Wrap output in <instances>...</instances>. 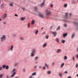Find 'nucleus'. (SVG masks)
<instances>
[{
    "label": "nucleus",
    "instance_id": "nucleus-1",
    "mask_svg": "<svg viewBox=\"0 0 78 78\" xmlns=\"http://www.w3.org/2000/svg\"><path fill=\"white\" fill-rule=\"evenodd\" d=\"M15 71H16V69H14L12 70V72L13 74L10 76V78H12V77H13L16 75V72H15Z\"/></svg>",
    "mask_w": 78,
    "mask_h": 78
},
{
    "label": "nucleus",
    "instance_id": "nucleus-2",
    "mask_svg": "<svg viewBox=\"0 0 78 78\" xmlns=\"http://www.w3.org/2000/svg\"><path fill=\"white\" fill-rule=\"evenodd\" d=\"M6 35H3L1 37V42H3V41H4V40H5V39H6Z\"/></svg>",
    "mask_w": 78,
    "mask_h": 78
},
{
    "label": "nucleus",
    "instance_id": "nucleus-3",
    "mask_svg": "<svg viewBox=\"0 0 78 78\" xmlns=\"http://www.w3.org/2000/svg\"><path fill=\"white\" fill-rule=\"evenodd\" d=\"M35 53V49H33L32 50V53L31 54V56L33 57L34 56V53Z\"/></svg>",
    "mask_w": 78,
    "mask_h": 78
},
{
    "label": "nucleus",
    "instance_id": "nucleus-4",
    "mask_svg": "<svg viewBox=\"0 0 78 78\" xmlns=\"http://www.w3.org/2000/svg\"><path fill=\"white\" fill-rule=\"evenodd\" d=\"M51 14V12L49 11H47V10H46V15H47V16H50Z\"/></svg>",
    "mask_w": 78,
    "mask_h": 78
},
{
    "label": "nucleus",
    "instance_id": "nucleus-5",
    "mask_svg": "<svg viewBox=\"0 0 78 78\" xmlns=\"http://www.w3.org/2000/svg\"><path fill=\"white\" fill-rule=\"evenodd\" d=\"M50 33H51V34H54V37H55V36H56V34H57L56 32V31L52 32L51 31Z\"/></svg>",
    "mask_w": 78,
    "mask_h": 78
},
{
    "label": "nucleus",
    "instance_id": "nucleus-6",
    "mask_svg": "<svg viewBox=\"0 0 78 78\" xmlns=\"http://www.w3.org/2000/svg\"><path fill=\"white\" fill-rule=\"evenodd\" d=\"M46 0H44L43 1L42 3L40 5L42 7L44 5H45V2Z\"/></svg>",
    "mask_w": 78,
    "mask_h": 78
},
{
    "label": "nucleus",
    "instance_id": "nucleus-7",
    "mask_svg": "<svg viewBox=\"0 0 78 78\" xmlns=\"http://www.w3.org/2000/svg\"><path fill=\"white\" fill-rule=\"evenodd\" d=\"M6 16H7V14L6 13H5L3 15V16L2 17V18L3 19H5V18L6 17Z\"/></svg>",
    "mask_w": 78,
    "mask_h": 78
},
{
    "label": "nucleus",
    "instance_id": "nucleus-8",
    "mask_svg": "<svg viewBox=\"0 0 78 78\" xmlns=\"http://www.w3.org/2000/svg\"><path fill=\"white\" fill-rule=\"evenodd\" d=\"M47 44L46 43H44L43 45V47H44H44H45L47 46Z\"/></svg>",
    "mask_w": 78,
    "mask_h": 78
},
{
    "label": "nucleus",
    "instance_id": "nucleus-9",
    "mask_svg": "<svg viewBox=\"0 0 78 78\" xmlns=\"http://www.w3.org/2000/svg\"><path fill=\"white\" fill-rule=\"evenodd\" d=\"M34 21L32 20L31 22V25H34Z\"/></svg>",
    "mask_w": 78,
    "mask_h": 78
},
{
    "label": "nucleus",
    "instance_id": "nucleus-10",
    "mask_svg": "<svg viewBox=\"0 0 78 78\" xmlns=\"http://www.w3.org/2000/svg\"><path fill=\"white\" fill-rule=\"evenodd\" d=\"M12 36L13 37H16V36H17V34H14L12 35Z\"/></svg>",
    "mask_w": 78,
    "mask_h": 78
},
{
    "label": "nucleus",
    "instance_id": "nucleus-11",
    "mask_svg": "<svg viewBox=\"0 0 78 78\" xmlns=\"http://www.w3.org/2000/svg\"><path fill=\"white\" fill-rule=\"evenodd\" d=\"M39 32V31L38 30H36L35 31V34L36 35H37V33H38V32Z\"/></svg>",
    "mask_w": 78,
    "mask_h": 78
},
{
    "label": "nucleus",
    "instance_id": "nucleus-12",
    "mask_svg": "<svg viewBox=\"0 0 78 78\" xmlns=\"http://www.w3.org/2000/svg\"><path fill=\"white\" fill-rule=\"evenodd\" d=\"M14 47V46H13V45H12L11 46V47L10 48V50L12 51V50H13V48Z\"/></svg>",
    "mask_w": 78,
    "mask_h": 78
},
{
    "label": "nucleus",
    "instance_id": "nucleus-13",
    "mask_svg": "<svg viewBox=\"0 0 78 78\" xmlns=\"http://www.w3.org/2000/svg\"><path fill=\"white\" fill-rule=\"evenodd\" d=\"M39 16H40V17H44V15L41 14H39Z\"/></svg>",
    "mask_w": 78,
    "mask_h": 78
},
{
    "label": "nucleus",
    "instance_id": "nucleus-14",
    "mask_svg": "<svg viewBox=\"0 0 78 78\" xmlns=\"http://www.w3.org/2000/svg\"><path fill=\"white\" fill-rule=\"evenodd\" d=\"M25 18L23 17H22L20 18V20H25Z\"/></svg>",
    "mask_w": 78,
    "mask_h": 78
},
{
    "label": "nucleus",
    "instance_id": "nucleus-15",
    "mask_svg": "<svg viewBox=\"0 0 78 78\" xmlns=\"http://www.w3.org/2000/svg\"><path fill=\"white\" fill-rule=\"evenodd\" d=\"M55 41H56V42H59V40L58 38H57L56 39Z\"/></svg>",
    "mask_w": 78,
    "mask_h": 78
},
{
    "label": "nucleus",
    "instance_id": "nucleus-16",
    "mask_svg": "<svg viewBox=\"0 0 78 78\" xmlns=\"http://www.w3.org/2000/svg\"><path fill=\"white\" fill-rule=\"evenodd\" d=\"M20 39L22 41H23V40H24V38L22 37H20Z\"/></svg>",
    "mask_w": 78,
    "mask_h": 78
},
{
    "label": "nucleus",
    "instance_id": "nucleus-17",
    "mask_svg": "<svg viewBox=\"0 0 78 78\" xmlns=\"http://www.w3.org/2000/svg\"><path fill=\"white\" fill-rule=\"evenodd\" d=\"M60 51H61V49H57L56 52L57 53H59V52Z\"/></svg>",
    "mask_w": 78,
    "mask_h": 78
},
{
    "label": "nucleus",
    "instance_id": "nucleus-18",
    "mask_svg": "<svg viewBox=\"0 0 78 78\" xmlns=\"http://www.w3.org/2000/svg\"><path fill=\"white\" fill-rule=\"evenodd\" d=\"M58 75L60 76V77H62V74L60 73H59L58 74Z\"/></svg>",
    "mask_w": 78,
    "mask_h": 78
},
{
    "label": "nucleus",
    "instance_id": "nucleus-19",
    "mask_svg": "<svg viewBox=\"0 0 78 78\" xmlns=\"http://www.w3.org/2000/svg\"><path fill=\"white\" fill-rule=\"evenodd\" d=\"M36 75V73L34 72L32 73V76H34V75Z\"/></svg>",
    "mask_w": 78,
    "mask_h": 78
},
{
    "label": "nucleus",
    "instance_id": "nucleus-20",
    "mask_svg": "<svg viewBox=\"0 0 78 78\" xmlns=\"http://www.w3.org/2000/svg\"><path fill=\"white\" fill-rule=\"evenodd\" d=\"M48 74H51V71H48L47 72Z\"/></svg>",
    "mask_w": 78,
    "mask_h": 78
},
{
    "label": "nucleus",
    "instance_id": "nucleus-21",
    "mask_svg": "<svg viewBox=\"0 0 78 78\" xmlns=\"http://www.w3.org/2000/svg\"><path fill=\"white\" fill-rule=\"evenodd\" d=\"M27 27L28 28H30V23H28Z\"/></svg>",
    "mask_w": 78,
    "mask_h": 78
},
{
    "label": "nucleus",
    "instance_id": "nucleus-22",
    "mask_svg": "<svg viewBox=\"0 0 78 78\" xmlns=\"http://www.w3.org/2000/svg\"><path fill=\"white\" fill-rule=\"evenodd\" d=\"M9 69V66H5V69Z\"/></svg>",
    "mask_w": 78,
    "mask_h": 78
},
{
    "label": "nucleus",
    "instance_id": "nucleus-23",
    "mask_svg": "<svg viewBox=\"0 0 78 78\" xmlns=\"http://www.w3.org/2000/svg\"><path fill=\"white\" fill-rule=\"evenodd\" d=\"M67 6V4H65L64 5V8H66Z\"/></svg>",
    "mask_w": 78,
    "mask_h": 78
},
{
    "label": "nucleus",
    "instance_id": "nucleus-24",
    "mask_svg": "<svg viewBox=\"0 0 78 78\" xmlns=\"http://www.w3.org/2000/svg\"><path fill=\"white\" fill-rule=\"evenodd\" d=\"M64 59L65 60H67V56H65L64 57Z\"/></svg>",
    "mask_w": 78,
    "mask_h": 78
},
{
    "label": "nucleus",
    "instance_id": "nucleus-25",
    "mask_svg": "<svg viewBox=\"0 0 78 78\" xmlns=\"http://www.w3.org/2000/svg\"><path fill=\"white\" fill-rule=\"evenodd\" d=\"M67 34H64L63 35V37H65L66 36H67Z\"/></svg>",
    "mask_w": 78,
    "mask_h": 78
},
{
    "label": "nucleus",
    "instance_id": "nucleus-26",
    "mask_svg": "<svg viewBox=\"0 0 78 78\" xmlns=\"http://www.w3.org/2000/svg\"><path fill=\"white\" fill-rule=\"evenodd\" d=\"M45 66H46V67H47V68H49V67H48V65H47V63H45Z\"/></svg>",
    "mask_w": 78,
    "mask_h": 78
},
{
    "label": "nucleus",
    "instance_id": "nucleus-27",
    "mask_svg": "<svg viewBox=\"0 0 78 78\" xmlns=\"http://www.w3.org/2000/svg\"><path fill=\"white\" fill-rule=\"evenodd\" d=\"M64 63H62L61 66V68H62V67H63V66H64Z\"/></svg>",
    "mask_w": 78,
    "mask_h": 78
},
{
    "label": "nucleus",
    "instance_id": "nucleus-28",
    "mask_svg": "<svg viewBox=\"0 0 78 78\" xmlns=\"http://www.w3.org/2000/svg\"><path fill=\"white\" fill-rule=\"evenodd\" d=\"M2 68H3V69H4V68H5L6 67V65H3L2 66Z\"/></svg>",
    "mask_w": 78,
    "mask_h": 78
},
{
    "label": "nucleus",
    "instance_id": "nucleus-29",
    "mask_svg": "<svg viewBox=\"0 0 78 78\" xmlns=\"http://www.w3.org/2000/svg\"><path fill=\"white\" fill-rule=\"evenodd\" d=\"M46 39H48V35H46L45 36Z\"/></svg>",
    "mask_w": 78,
    "mask_h": 78
},
{
    "label": "nucleus",
    "instance_id": "nucleus-30",
    "mask_svg": "<svg viewBox=\"0 0 78 78\" xmlns=\"http://www.w3.org/2000/svg\"><path fill=\"white\" fill-rule=\"evenodd\" d=\"M3 74H2L1 75H0V78H2V77H3Z\"/></svg>",
    "mask_w": 78,
    "mask_h": 78
},
{
    "label": "nucleus",
    "instance_id": "nucleus-31",
    "mask_svg": "<svg viewBox=\"0 0 78 78\" xmlns=\"http://www.w3.org/2000/svg\"><path fill=\"white\" fill-rule=\"evenodd\" d=\"M62 44H64L65 43V40H62Z\"/></svg>",
    "mask_w": 78,
    "mask_h": 78
},
{
    "label": "nucleus",
    "instance_id": "nucleus-32",
    "mask_svg": "<svg viewBox=\"0 0 78 78\" xmlns=\"http://www.w3.org/2000/svg\"><path fill=\"white\" fill-rule=\"evenodd\" d=\"M60 29V27L59 26L57 28L56 30H59Z\"/></svg>",
    "mask_w": 78,
    "mask_h": 78
},
{
    "label": "nucleus",
    "instance_id": "nucleus-33",
    "mask_svg": "<svg viewBox=\"0 0 78 78\" xmlns=\"http://www.w3.org/2000/svg\"><path fill=\"white\" fill-rule=\"evenodd\" d=\"M18 64H19L18 63H16L15 64L14 66H17V65H18Z\"/></svg>",
    "mask_w": 78,
    "mask_h": 78
},
{
    "label": "nucleus",
    "instance_id": "nucleus-34",
    "mask_svg": "<svg viewBox=\"0 0 78 78\" xmlns=\"http://www.w3.org/2000/svg\"><path fill=\"white\" fill-rule=\"evenodd\" d=\"M68 14V13H66V17L65 18H67V15Z\"/></svg>",
    "mask_w": 78,
    "mask_h": 78
},
{
    "label": "nucleus",
    "instance_id": "nucleus-35",
    "mask_svg": "<svg viewBox=\"0 0 78 78\" xmlns=\"http://www.w3.org/2000/svg\"><path fill=\"white\" fill-rule=\"evenodd\" d=\"M34 8L35 9V11H37V8L36 7H34Z\"/></svg>",
    "mask_w": 78,
    "mask_h": 78
},
{
    "label": "nucleus",
    "instance_id": "nucleus-36",
    "mask_svg": "<svg viewBox=\"0 0 78 78\" xmlns=\"http://www.w3.org/2000/svg\"><path fill=\"white\" fill-rule=\"evenodd\" d=\"M3 6H4V5L3 4H2L1 5V7L2 8L3 7Z\"/></svg>",
    "mask_w": 78,
    "mask_h": 78
},
{
    "label": "nucleus",
    "instance_id": "nucleus-37",
    "mask_svg": "<svg viewBox=\"0 0 78 78\" xmlns=\"http://www.w3.org/2000/svg\"><path fill=\"white\" fill-rule=\"evenodd\" d=\"M13 4H12V3L10 4L9 5L11 6H12L13 5Z\"/></svg>",
    "mask_w": 78,
    "mask_h": 78
},
{
    "label": "nucleus",
    "instance_id": "nucleus-38",
    "mask_svg": "<svg viewBox=\"0 0 78 78\" xmlns=\"http://www.w3.org/2000/svg\"><path fill=\"white\" fill-rule=\"evenodd\" d=\"M53 5H52V4H51L50 5V7H51V8H53Z\"/></svg>",
    "mask_w": 78,
    "mask_h": 78
},
{
    "label": "nucleus",
    "instance_id": "nucleus-39",
    "mask_svg": "<svg viewBox=\"0 0 78 78\" xmlns=\"http://www.w3.org/2000/svg\"><path fill=\"white\" fill-rule=\"evenodd\" d=\"M74 36H75V34H73L72 36V38H73V37H74Z\"/></svg>",
    "mask_w": 78,
    "mask_h": 78
},
{
    "label": "nucleus",
    "instance_id": "nucleus-40",
    "mask_svg": "<svg viewBox=\"0 0 78 78\" xmlns=\"http://www.w3.org/2000/svg\"><path fill=\"white\" fill-rule=\"evenodd\" d=\"M76 68L78 67V64H76Z\"/></svg>",
    "mask_w": 78,
    "mask_h": 78
},
{
    "label": "nucleus",
    "instance_id": "nucleus-41",
    "mask_svg": "<svg viewBox=\"0 0 78 78\" xmlns=\"http://www.w3.org/2000/svg\"><path fill=\"white\" fill-rule=\"evenodd\" d=\"M2 67L0 66V71H1V70H2Z\"/></svg>",
    "mask_w": 78,
    "mask_h": 78
},
{
    "label": "nucleus",
    "instance_id": "nucleus-42",
    "mask_svg": "<svg viewBox=\"0 0 78 78\" xmlns=\"http://www.w3.org/2000/svg\"><path fill=\"white\" fill-rule=\"evenodd\" d=\"M46 69L45 67L44 66V67L43 68V69L44 70V69Z\"/></svg>",
    "mask_w": 78,
    "mask_h": 78
},
{
    "label": "nucleus",
    "instance_id": "nucleus-43",
    "mask_svg": "<svg viewBox=\"0 0 78 78\" xmlns=\"http://www.w3.org/2000/svg\"><path fill=\"white\" fill-rule=\"evenodd\" d=\"M15 16H16V17H18V15L17 14H15Z\"/></svg>",
    "mask_w": 78,
    "mask_h": 78
},
{
    "label": "nucleus",
    "instance_id": "nucleus-44",
    "mask_svg": "<svg viewBox=\"0 0 78 78\" xmlns=\"http://www.w3.org/2000/svg\"><path fill=\"white\" fill-rule=\"evenodd\" d=\"M54 64H55V63H54V62H53L52 63V65L53 66L54 65Z\"/></svg>",
    "mask_w": 78,
    "mask_h": 78
},
{
    "label": "nucleus",
    "instance_id": "nucleus-45",
    "mask_svg": "<svg viewBox=\"0 0 78 78\" xmlns=\"http://www.w3.org/2000/svg\"><path fill=\"white\" fill-rule=\"evenodd\" d=\"M73 61H74V60H75V58H74V57H73Z\"/></svg>",
    "mask_w": 78,
    "mask_h": 78
},
{
    "label": "nucleus",
    "instance_id": "nucleus-46",
    "mask_svg": "<svg viewBox=\"0 0 78 78\" xmlns=\"http://www.w3.org/2000/svg\"><path fill=\"white\" fill-rule=\"evenodd\" d=\"M38 58V57H35V59H37Z\"/></svg>",
    "mask_w": 78,
    "mask_h": 78
},
{
    "label": "nucleus",
    "instance_id": "nucleus-47",
    "mask_svg": "<svg viewBox=\"0 0 78 78\" xmlns=\"http://www.w3.org/2000/svg\"><path fill=\"white\" fill-rule=\"evenodd\" d=\"M4 25H5L6 24V22H4L3 23Z\"/></svg>",
    "mask_w": 78,
    "mask_h": 78
},
{
    "label": "nucleus",
    "instance_id": "nucleus-48",
    "mask_svg": "<svg viewBox=\"0 0 78 78\" xmlns=\"http://www.w3.org/2000/svg\"><path fill=\"white\" fill-rule=\"evenodd\" d=\"M6 78H9V76H6Z\"/></svg>",
    "mask_w": 78,
    "mask_h": 78
},
{
    "label": "nucleus",
    "instance_id": "nucleus-49",
    "mask_svg": "<svg viewBox=\"0 0 78 78\" xmlns=\"http://www.w3.org/2000/svg\"><path fill=\"white\" fill-rule=\"evenodd\" d=\"M23 72H25V69H23Z\"/></svg>",
    "mask_w": 78,
    "mask_h": 78
},
{
    "label": "nucleus",
    "instance_id": "nucleus-50",
    "mask_svg": "<svg viewBox=\"0 0 78 78\" xmlns=\"http://www.w3.org/2000/svg\"><path fill=\"white\" fill-rule=\"evenodd\" d=\"M76 57L78 58V54L76 55Z\"/></svg>",
    "mask_w": 78,
    "mask_h": 78
},
{
    "label": "nucleus",
    "instance_id": "nucleus-51",
    "mask_svg": "<svg viewBox=\"0 0 78 78\" xmlns=\"http://www.w3.org/2000/svg\"><path fill=\"white\" fill-rule=\"evenodd\" d=\"M32 76H31L29 77V78H32Z\"/></svg>",
    "mask_w": 78,
    "mask_h": 78
},
{
    "label": "nucleus",
    "instance_id": "nucleus-52",
    "mask_svg": "<svg viewBox=\"0 0 78 78\" xmlns=\"http://www.w3.org/2000/svg\"><path fill=\"white\" fill-rule=\"evenodd\" d=\"M65 73H67V71H65Z\"/></svg>",
    "mask_w": 78,
    "mask_h": 78
},
{
    "label": "nucleus",
    "instance_id": "nucleus-53",
    "mask_svg": "<svg viewBox=\"0 0 78 78\" xmlns=\"http://www.w3.org/2000/svg\"><path fill=\"white\" fill-rule=\"evenodd\" d=\"M35 69H36V68H37V66H34Z\"/></svg>",
    "mask_w": 78,
    "mask_h": 78
},
{
    "label": "nucleus",
    "instance_id": "nucleus-54",
    "mask_svg": "<svg viewBox=\"0 0 78 78\" xmlns=\"http://www.w3.org/2000/svg\"><path fill=\"white\" fill-rule=\"evenodd\" d=\"M68 78H72L70 76H69L68 77Z\"/></svg>",
    "mask_w": 78,
    "mask_h": 78
},
{
    "label": "nucleus",
    "instance_id": "nucleus-55",
    "mask_svg": "<svg viewBox=\"0 0 78 78\" xmlns=\"http://www.w3.org/2000/svg\"><path fill=\"white\" fill-rule=\"evenodd\" d=\"M22 9H23V10H24L25 9L24 8H22Z\"/></svg>",
    "mask_w": 78,
    "mask_h": 78
},
{
    "label": "nucleus",
    "instance_id": "nucleus-56",
    "mask_svg": "<svg viewBox=\"0 0 78 78\" xmlns=\"http://www.w3.org/2000/svg\"><path fill=\"white\" fill-rule=\"evenodd\" d=\"M39 68H40V69H41V68H42V67H41V66H39Z\"/></svg>",
    "mask_w": 78,
    "mask_h": 78
},
{
    "label": "nucleus",
    "instance_id": "nucleus-57",
    "mask_svg": "<svg viewBox=\"0 0 78 78\" xmlns=\"http://www.w3.org/2000/svg\"><path fill=\"white\" fill-rule=\"evenodd\" d=\"M14 78H18V76H16Z\"/></svg>",
    "mask_w": 78,
    "mask_h": 78
},
{
    "label": "nucleus",
    "instance_id": "nucleus-58",
    "mask_svg": "<svg viewBox=\"0 0 78 78\" xmlns=\"http://www.w3.org/2000/svg\"><path fill=\"white\" fill-rule=\"evenodd\" d=\"M64 27H66V24H65V25H64Z\"/></svg>",
    "mask_w": 78,
    "mask_h": 78
},
{
    "label": "nucleus",
    "instance_id": "nucleus-59",
    "mask_svg": "<svg viewBox=\"0 0 78 78\" xmlns=\"http://www.w3.org/2000/svg\"><path fill=\"white\" fill-rule=\"evenodd\" d=\"M43 29H44V28L42 27V28H41V30H43Z\"/></svg>",
    "mask_w": 78,
    "mask_h": 78
},
{
    "label": "nucleus",
    "instance_id": "nucleus-60",
    "mask_svg": "<svg viewBox=\"0 0 78 78\" xmlns=\"http://www.w3.org/2000/svg\"><path fill=\"white\" fill-rule=\"evenodd\" d=\"M37 62H35V63L36 64H37Z\"/></svg>",
    "mask_w": 78,
    "mask_h": 78
},
{
    "label": "nucleus",
    "instance_id": "nucleus-61",
    "mask_svg": "<svg viewBox=\"0 0 78 78\" xmlns=\"http://www.w3.org/2000/svg\"><path fill=\"white\" fill-rule=\"evenodd\" d=\"M2 21V20L0 18V21Z\"/></svg>",
    "mask_w": 78,
    "mask_h": 78
},
{
    "label": "nucleus",
    "instance_id": "nucleus-62",
    "mask_svg": "<svg viewBox=\"0 0 78 78\" xmlns=\"http://www.w3.org/2000/svg\"><path fill=\"white\" fill-rule=\"evenodd\" d=\"M76 76L78 77V74H77Z\"/></svg>",
    "mask_w": 78,
    "mask_h": 78
},
{
    "label": "nucleus",
    "instance_id": "nucleus-63",
    "mask_svg": "<svg viewBox=\"0 0 78 78\" xmlns=\"http://www.w3.org/2000/svg\"><path fill=\"white\" fill-rule=\"evenodd\" d=\"M37 59H35V61H37Z\"/></svg>",
    "mask_w": 78,
    "mask_h": 78
},
{
    "label": "nucleus",
    "instance_id": "nucleus-64",
    "mask_svg": "<svg viewBox=\"0 0 78 78\" xmlns=\"http://www.w3.org/2000/svg\"><path fill=\"white\" fill-rule=\"evenodd\" d=\"M72 14H70L69 15H70V16H71V15Z\"/></svg>",
    "mask_w": 78,
    "mask_h": 78
}]
</instances>
